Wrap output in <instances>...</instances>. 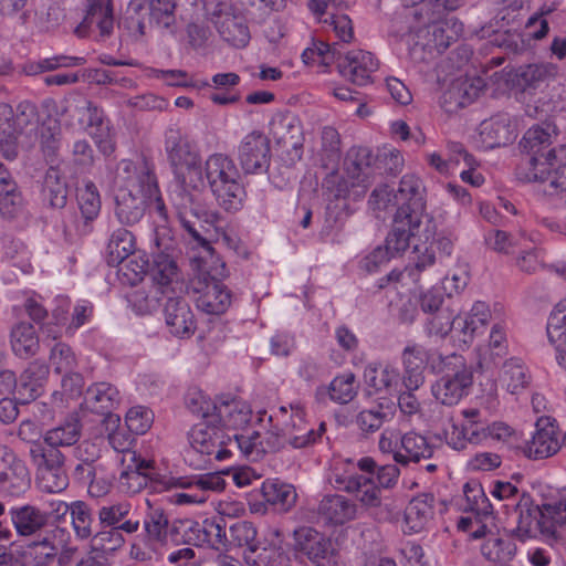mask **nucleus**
I'll list each match as a JSON object with an SVG mask.
<instances>
[{
    "label": "nucleus",
    "instance_id": "1",
    "mask_svg": "<svg viewBox=\"0 0 566 566\" xmlns=\"http://www.w3.org/2000/svg\"><path fill=\"white\" fill-rule=\"evenodd\" d=\"M145 212L154 217V223L157 228L154 240L159 251L153 253L151 260L146 262L144 275H148L151 282L165 294L170 286L178 281L179 270L176 261L168 253V247L165 245L164 249H160L161 243L158 238V229L161 228L166 230L165 226L168 221V212L158 187L157 178L147 163L144 161V213Z\"/></svg>",
    "mask_w": 566,
    "mask_h": 566
},
{
    "label": "nucleus",
    "instance_id": "2",
    "mask_svg": "<svg viewBox=\"0 0 566 566\" xmlns=\"http://www.w3.org/2000/svg\"><path fill=\"white\" fill-rule=\"evenodd\" d=\"M430 369L441 377L431 386V392L441 405L452 407L469 395L473 373L462 355L452 353L430 360Z\"/></svg>",
    "mask_w": 566,
    "mask_h": 566
},
{
    "label": "nucleus",
    "instance_id": "3",
    "mask_svg": "<svg viewBox=\"0 0 566 566\" xmlns=\"http://www.w3.org/2000/svg\"><path fill=\"white\" fill-rule=\"evenodd\" d=\"M206 177L222 209L234 212L242 208L245 191L240 171L231 158L223 154L211 155L206 161Z\"/></svg>",
    "mask_w": 566,
    "mask_h": 566
},
{
    "label": "nucleus",
    "instance_id": "4",
    "mask_svg": "<svg viewBox=\"0 0 566 566\" xmlns=\"http://www.w3.org/2000/svg\"><path fill=\"white\" fill-rule=\"evenodd\" d=\"M273 433L280 444V450L286 446L294 449L307 448L316 443L326 431L324 422L315 429L305 420V412L301 405H291L290 411L281 406L269 418Z\"/></svg>",
    "mask_w": 566,
    "mask_h": 566
},
{
    "label": "nucleus",
    "instance_id": "5",
    "mask_svg": "<svg viewBox=\"0 0 566 566\" xmlns=\"http://www.w3.org/2000/svg\"><path fill=\"white\" fill-rule=\"evenodd\" d=\"M159 441H149L150 453L144 454V489L160 493L171 488L196 489L208 497L209 492H220L226 488V481L218 473L203 474L192 481H184L168 474L167 470H160L155 465L156 450Z\"/></svg>",
    "mask_w": 566,
    "mask_h": 566
},
{
    "label": "nucleus",
    "instance_id": "6",
    "mask_svg": "<svg viewBox=\"0 0 566 566\" xmlns=\"http://www.w3.org/2000/svg\"><path fill=\"white\" fill-rule=\"evenodd\" d=\"M166 153L177 179L184 187L197 188L202 182L201 158L177 129L166 132Z\"/></svg>",
    "mask_w": 566,
    "mask_h": 566
},
{
    "label": "nucleus",
    "instance_id": "7",
    "mask_svg": "<svg viewBox=\"0 0 566 566\" xmlns=\"http://www.w3.org/2000/svg\"><path fill=\"white\" fill-rule=\"evenodd\" d=\"M172 541L193 546L207 545L213 549L228 546L227 523L222 516L206 518L202 522L184 520L171 525Z\"/></svg>",
    "mask_w": 566,
    "mask_h": 566
},
{
    "label": "nucleus",
    "instance_id": "8",
    "mask_svg": "<svg viewBox=\"0 0 566 566\" xmlns=\"http://www.w3.org/2000/svg\"><path fill=\"white\" fill-rule=\"evenodd\" d=\"M177 216L181 227L193 242L202 248L208 255L212 256L213 248L205 237L207 230L202 223L217 226L221 219L220 214L217 211L207 209L197 196L184 193L181 195L180 202L177 205Z\"/></svg>",
    "mask_w": 566,
    "mask_h": 566
},
{
    "label": "nucleus",
    "instance_id": "9",
    "mask_svg": "<svg viewBox=\"0 0 566 566\" xmlns=\"http://www.w3.org/2000/svg\"><path fill=\"white\" fill-rule=\"evenodd\" d=\"M77 202L80 216L70 212L63 219L64 241L69 244H74L82 237L90 234L93 230V221L99 214L101 198L93 181H86L77 190Z\"/></svg>",
    "mask_w": 566,
    "mask_h": 566
},
{
    "label": "nucleus",
    "instance_id": "10",
    "mask_svg": "<svg viewBox=\"0 0 566 566\" xmlns=\"http://www.w3.org/2000/svg\"><path fill=\"white\" fill-rule=\"evenodd\" d=\"M193 451L206 455L208 462L224 461L232 454L229 448V434L216 421H209L202 408V421L195 424L188 433Z\"/></svg>",
    "mask_w": 566,
    "mask_h": 566
},
{
    "label": "nucleus",
    "instance_id": "11",
    "mask_svg": "<svg viewBox=\"0 0 566 566\" xmlns=\"http://www.w3.org/2000/svg\"><path fill=\"white\" fill-rule=\"evenodd\" d=\"M462 423H455L451 419V428L444 431L448 446L462 451L470 444H482L486 441V423L482 420L481 411L476 408L461 410Z\"/></svg>",
    "mask_w": 566,
    "mask_h": 566
},
{
    "label": "nucleus",
    "instance_id": "12",
    "mask_svg": "<svg viewBox=\"0 0 566 566\" xmlns=\"http://www.w3.org/2000/svg\"><path fill=\"white\" fill-rule=\"evenodd\" d=\"M308 10L319 23L327 30H332L335 36L343 43H350L354 39V27L347 14L338 13L347 4L344 0H308Z\"/></svg>",
    "mask_w": 566,
    "mask_h": 566
},
{
    "label": "nucleus",
    "instance_id": "13",
    "mask_svg": "<svg viewBox=\"0 0 566 566\" xmlns=\"http://www.w3.org/2000/svg\"><path fill=\"white\" fill-rule=\"evenodd\" d=\"M238 160L245 174H264L271 161L270 139L260 130L247 134L238 146Z\"/></svg>",
    "mask_w": 566,
    "mask_h": 566
},
{
    "label": "nucleus",
    "instance_id": "14",
    "mask_svg": "<svg viewBox=\"0 0 566 566\" xmlns=\"http://www.w3.org/2000/svg\"><path fill=\"white\" fill-rule=\"evenodd\" d=\"M295 552L305 555L316 566H336L332 541L312 527L294 531Z\"/></svg>",
    "mask_w": 566,
    "mask_h": 566
},
{
    "label": "nucleus",
    "instance_id": "15",
    "mask_svg": "<svg viewBox=\"0 0 566 566\" xmlns=\"http://www.w3.org/2000/svg\"><path fill=\"white\" fill-rule=\"evenodd\" d=\"M205 416L224 429L239 430L245 428L252 419L251 407L240 399H218L207 405Z\"/></svg>",
    "mask_w": 566,
    "mask_h": 566
},
{
    "label": "nucleus",
    "instance_id": "16",
    "mask_svg": "<svg viewBox=\"0 0 566 566\" xmlns=\"http://www.w3.org/2000/svg\"><path fill=\"white\" fill-rule=\"evenodd\" d=\"M149 513L144 521V559L153 556H161L167 544L168 535L172 537L169 520L160 506H155L149 500L146 501Z\"/></svg>",
    "mask_w": 566,
    "mask_h": 566
},
{
    "label": "nucleus",
    "instance_id": "17",
    "mask_svg": "<svg viewBox=\"0 0 566 566\" xmlns=\"http://www.w3.org/2000/svg\"><path fill=\"white\" fill-rule=\"evenodd\" d=\"M422 217H418L408 212L406 209H398L391 231L386 238V247L395 256L396 254L405 251L411 242L413 244L417 238L422 240L421 230Z\"/></svg>",
    "mask_w": 566,
    "mask_h": 566
},
{
    "label": "nucleus",
    "instance_id": "18",
    "mask_svg": "<svg viewBox=\"0 0 566 566\" xmlns=\"http://www.w3.org/2000/svg\"><path fill=\"white\" fill-rule=\"evenodd\" d=\"M419 23L417 28L418 33H422L427 29V34L431 38L427 41L426 45L436 49L438 52L447 50L452 41L463 32V24L455 19H444L443 17L424 15V18H415Z\"/></svg>",
    "mask_w": 566,
    "mask_h": 566
},
{
    "label": "nucleus",
    "instance_id": "19",
    "mask_svg": "<svg viewBox=\"0 0 566 566\" xmlns=\"http://www.w3.org/2000/svg\"><path fill=\"white\" fill-rule=\"evenodd\" d=\"M119 402L118 390L108 382H97L90 386L85 394L83 405L94 413L104 416L103 424L108 423L112 428L116 427L120 418L112 412Z\"/></svg>",
    "mask_w": 566,
    "mask_h": 566
},
{
    "label": "nucleus",
    "instance_id": "20",
    "mask_svg": "<svg viewBox=\"0 0 566 566\" xmlns=\"http://www.w3.org/2000/svg\"><path fill=\"white\" fill-rule=\"evenodd\" d=\"M375 161L373 151L367 147H353L348 150L345 159L346 175L353 188H360L354 191L355 196L360 197L366 192L375 174Z\"/></svg>",
    "mask_w": 566,
    "mask_h": 566
},
{
    "label": "nucleus",
    "instance_id": "21",
    "mask_svg": "<svg viewBox=\"0 0 566 566\" xmlns=\"http://www.w3.org/2000/svg\"><path fill=\"white\" fill-rule=\"evenodd\" d=\"M357 468L361 471L354 480L347 493L353 494L361 506L367 509L381 505V491L376 485L374 473L376 461L370 457L358 460Z\"/></svg>",
    "mask_w": 566,
    "mask_h": 566
},
{
    "label": "nucleus",
    "instance_id": "22",
    "mask_svg": "<svg viewBox=\"0 0 566 566\" xmlns=\"http://www.w3.org/2000/svg\"><path fill=\"white\" fill-rule=\"evenodd\" d=\"M357 468L361 471L354 480L347 493L353 494L361 506L367 509L381 505V491L376 485L374 473L376 461L370 457L358 460Z\"/></svg>",
    "mask_w": 566,
    "mask_h": 566
},
{
    "label": "nucleus",
    "instance_id": "23",
    "mask_svg": "<svg viewBox=\"0 0 566 566\" xmlns=\"http://www.w3.org/2000/svg\"><path fill=\"white\" fill-rule=\"evenodd\" d=\"M270 133L277 145L291 147L301 158L303 148V128L301 120L290 112H279L270 122Z\"/></svg>",
    "mask_w": 566,
    "mask_h": 566
},
{
    "label": "nucleus",
    "instance_id": "24",
    "mask_svg": "<svg viewBox=\"0 0 566 566\" xmlns=\"http://www.w3.org/2000/svg\"><path fill=\"white\" fill-rule=\"evenodd\" d=\"M438 355L430 354L422 345L411 344L403 348L401 359L403 364L402 384L408 390H417L424 382L426 365Z\"/></svg>",
    "mask_w": 566,
    "mask_h": 566
},
{
    "label": "nucleus",
    "instance_id": "25",
    "mask_svg": "<svg viewBox=\"0 0 566 566\" xmlns=\"http://www.w3.org/2000/svg\"><path fill=\"white\" fill-rule=\"evenodd\" d=\"M229 448H237L244 457L258 461L268 452L280 450V444L271 428L264 437L258 431L229 434Z\"/></svg>",
    "mask_w": 566,
    "mask_h": 566
},
{
    "label": "nucleus",
    "instance_id": "26",
    "mask_svg": "<svg viewBox=\"0 0 566 566\" xmlns=\"http://www.w3.org/2000/svg\"><path fill=\"white\" fill-rule=\"evenodd\" d=\"M378 65L373 53L353 50L338 62V70L342 76L352 83L364 86L371 81V74L378 69Z\"/></svg>",
    "mask_w": 566,
    "mask_h": 566
},
{
    "label": "nucleus",
    "instance_id": "27",
    "mask_svg": "<svg viewBox=\"0 0 566 566\" xmlns=\"http://www.w3.org/2000/svg\"><path fill=\"white\" fill-rule=\"evenodd\" d=\"M198 285L193 287L199 294L196 297L198 310L211 315H221L227 312L231 305L232 295L223 283L211 279L206 282L199 281Z\"/></svg>",
    "mask_w": 566,
    "mask_h": 566
},
{
    "label": "nucleus",
    "instance_id": "28",
    "mask_svg": "<svg viewBox=\"0 0 566 566\" xmlns=\"http://www.w3.org/2000/svg\"><path fill=\"white\" fill-rule=\"evenodd\" d=\"M114 28V15L111 0H88L87 11L76 27L75 33L80 38H85L97 29L99 35L109 36Z\"/></svg>",
    "mask_w": 566,
    "mask_h": 566
},
{
    "label": "nucleus",
    "instance_id": "29",
    "mask_svg": "<svg viewBox=\"0 0 566 566\" xmlns=\"http://www.w3.org/2000/svg\"><path fill=\"white\" fill-rule=\"evenodd\" d=\"M164 316L169 332L177 337H190L196 331L195 315L184 297H168Z\"/></svg>",
    "mask_w": 566,
    "mask_h": 566
},
{
    "label": "nucleus",
    "instance_id": "30",
    "mask_svg": "<svg viewBox=\"0 0 566 566\" xmlns=\"http://www.w3.org/2000/svg\"><path fill=\"white\" fill-rule=\"evenodd\" d=\"M562 448L558 438V428L548 418H541L536 422V430L526 446V454L532 459H546Z\"/></svg>",
    "mask_w": 566,
    "mask_h": 566
},
{
    "label": "nucleus",
    "instance_id": "31",
    "mask_svg": "<svg viewBox=\"0 0 566 566\" xmlns=\"http://www.w3.org/2000/svg\"><path fill=\"white\" fill-rule=\"evenodd\" d=\"M317 513L326 524L342 526L358 517V505L344 495L329 494L321 500Z\"/></svg>",
    "mask_w": 566,
    "mask_h": 566
},
{
    "label": "nucleus",
    "instance_id": "32",
    "mask_svg": "<svg viewBox=\"0 0 566 566\" xmlns=\"http://www.w3.org/2000/svg\"><path fill=\"white\" fill-rule=\"evenodd\" d=\"M49 377V366L41 360L31 361L17 379V399L29 403L39 398Z\"/></svg>",
    "mask_w": 566,
    "mask_h": 566
},
{
    "label": "nucleus",
    "instance_id": "33",
    "mask_svg": "<svg viewBox=\"0 0 566 566\" xmlns=\"http://www.w3.org/2000/svg\"><path fill=\"white\" fill-rule=\"evenodd\" d=\"M480 136L486 148L505 146L516 137V128L510 116L499 114L480 125Z\"/></svg>",
    "mask_w": 566,
    "mask_h": 566
},
{
    "label": "nucleus",
    "instance_id": "34",
    "mask_svg": "<svg viewBox=\"0 0 566 566\" xmlns=\"http://www.w3.org/2000/svg\"><path fill=\"white\" fill-rule=\"evenodd\" d=\"M70 538L71 536L66 528L59 526L46 528L45 526L38 534L32 535L27 545L34 551L36 556L52 559L65 547Z\"/></svg>",
    "mask_w": 566,
    "mask_h": 566
},
{
    "label": "nucleus",
    "instance_id": "35",
    "mask_svg": "<svg viewBox=\"0 0 566 566\" xmlns=\"http://www.w3.org/2000/svg\"><path fill=\"white\" fill-rule=\"evenodd\" d=\"M401 450L395 452V461L401 465L410 462L419 463L422 460H430L434 454V446L428 439L413 431L407 432L400 438Z\"/></svg>",
    "mask_w": 566,
    "mask_h": 566
},
{
    "label": "nucleus",
    "instance_id": "36",
    "mask_svg": "<svg viewBox=\"0 0 566 566\" xmlns=\"http://www.w3.org/2000/svg\"><path fill=\"white\" fill-rule=\"evenodd\" d=\"M10 516L20 536L31 537L48 525V514L33 505L15 506L10 510Z\"/></svg>",
    "mask_w": 566,
    "mask_h": 566
},
{
    "label": "nucleus",
    "instance_id": "37",
    "mask_svg": "<svg viewBox=\"0 0 566 566\" xmlns=\"http://www.w3.org/2000/svg\"><path fill=\"white\" fill-rule=\"evenodd\" d=\"M424 192L422 180L415 174H406L402 176L397 191L398 199L406 202L398 209H406L412 214L422 217L426 207Z\"/></svg>",
    "mask_w": 566,
    "mask_h": 566
},
{
    "label": "nucleus",
    "instance_id": "38",
    "mask_svg": "<svg viewBox=\"0 0 566 566\" xmlns=\"http://www.w3.org/2000/svg\"><path fill=\"white\" fill-rule=\"evenodd\" d=\"M23 207L21 191L8 168L0 163V213L7 219L15 218Z\"/></svg>",
    "mask_w": 566,
    "mask_h": 566
},
{
    "label": "nucleus",
    "instance_id": "39",
    "mask_svg": "<svg viewBox=\"0 0 566 566\" xmlns=\"http://www.w3.org/2000/svg\"><path fill=\"white\" fill-rule=\"evenodd\" d=\"M214 23L220 36L230 45L242 49L249 44L251 34L243 17L226 13Z\"/></svg>",
    "mask_w": 566,
    "mask_h": 566
},
{
    "label": "nucleus",
    "instance_id": "40",
    "mask_svg": "<svg viewBox=\"0 0 566 566\" xmlns=\"http://www.w3.org/2000/svg\"><path fill=\"white\" fill-rule=\"evenodd\" d=\"M500 381L510 394L520 395L530 387L532 375L522 359L510 358L502 366Z\"/></svg>",
    "mask_w": 566,
    "mask_h": 566
},
{
    "label": "nucleus",
    "instance_id": "41",
    "mask_svg": "<svg viewBox=\"0 0 566 566\" xmlns=\"http://www.w3.org/2000/svg\"><path fill=\"white\" fill-rule=\"evenodd\" d=\"M10 344L13 354L22 359L35 356L41 347L34 326L27 322H20L13 326L10 334Z\"/></svg>",
    "mask_w": 566,
    "mask_h": 566
},
{
    "label": "nucleus",
    "instance_id": "42",
    "mask_svg": "<svg viewBox=\"0 0 566 566\" xmlns=\"http://www.w3.org/2000/svg\"><path fill=\"white\" fill-rule=\"evenodd\" d=\"M516 515L515 533L522 541L532 537L534 532L539 528L542 520V506L533 503L532 496H523L520 503L511 510Z\"/></svg>",
    "mask_w": 566,
    "mask_h": 566
},
{
    "label": "nucleus",
    "instance_id": "43",
    "mask_svg": "<svg viewBox=\"0 0 566 566\" xmlns=\"http://www.w3.org/2000/svg\"><path fill=\"white\" fill-rule=\"evenodd\" d=\"M547 336L558 353V364L566 369V298L552 312L547 324Z\"/></svg>",
    "mask_w": 566,
    "mask_h": 566
},
{
    "label": "nucleus",
    "instance_id": "44",
    "mask_svg": "<svg viewBox=\"0 0 566 566\" xmlns=\"http://www.w3.org/2000/svg\"><path fill=\"white\" fill-rule=\"evenodd\" d=\"M82 436V423L77 415L67 416L56 427L43 434L44 443L56 448L71 447L77 443Z\"/></svg>",
    "mask_w": 566,
    "mask_h": 566
},
{
    "label": "nucleus",
    "instance_id": "45",
    "mask_svg": "<svg viewBox=\"0 0 566 566\" xmlns=\"http://www.w3.org/2000/svg\"><path fill=\"white\" fill-rule=\"evenodd\" d=\"M142 185L135 192L129 188H120L116 193V216L122 223L133 226L142 220Z\"/></svg>",
    "mask_w": 566,
    "mask_h": 566
},
{
    "label": "nucleus",
    "instance_id": "46",
    "mask_svg": "<svg viewBox=\"0 0 566 566\" xmlns=\"http://www.w3.org/2000/svg\"><path fill=\"white\" fill-rule=\"evenodd\" d=\"M123 471L118 478L119 490L128 495L142 491V455L138 452H128L122 457Z\"/></svg>",
    "mask_w": 566,
    "mask_h": 566
},
{
    "label": "nucleus",
    "instance_id": "47",
    "mask_svg": "<svg viewBox=\"0 0 566 566\" xmlns=\"http://www.w3.org/2000/svg\"><path fill=\"white\" fill-rule=\"evenodd\" d=\"M42 201L51 208L62 209L67 201V186L60 170L51 166L42 185Z\"/></svg>",
    "mask_w": 566,
    "mask_h": 566
},
{
    "label": "nucleus",
    "instance_id": "48",
    "mask_svg": "<svg viewBox=\"0 0 566 566\" xmlns=\"http://www.w3.org/2000/svg\"><path fill=\"white\" fill-rule=\"evenodd\" d=\"M557 75V66L553 63H535L518 67L516 82L524 91L536 90Z\"/></svg>",
    "mask_w": 566,
    "mask_h": 566
},
{
    "label": "nucleus",
    "instance_id": "49",
    "mask_svg": "<svg viewBox=\"0 0 566 566\" xmlns=\"http://www.w3.org/2000/svg\"><path fill=\"white\" fill-rule=\"evenodd\" d=\"M74 112L85 128L95 129V132L91 133L92 135L103 136L108 132L109 122L106 118L104 111L94 102L85 97H81L74 105Z\"/></svg>",
    "mask_w": 566,
    "mask_h": 566
},
{
    "label": "nucleus",
    "instance_id": "50",
    "mask_svg": "<svg viewBox=\"0 0 566 566\" xmlns=\"http://www.w3.org/2000/svg\"><path fill=\"white\" fill-rule=\"evenodd\" d=\"M480 552L482 556L493 564H505L513 559L516 545L509 538H503L494 533L483 539Z\"/></svg>",
    "mask_w": 566,
    "mask_h": 566
},
{
    "label": "nucleus",
    "instance_id": "51",
    "mask_svg": "<svg viewBox=\"0 0 566 566\" xmlns=\"http://www.w3.org/2000/svg\"><path fill=\"white\" fill-rule=\"evenodd\" d=\"M364 379L367 386L373 388L376 392L386 391L390 394L397 389L400 375L399 371L390 365H369L364 370Z\"/></svg>",
    "mask_w": 566,
    "mask_h": 566
},
{
    "label": "nucleus",
    "instance_id": "52",
    "mask_svg": "<svg viewBox=\"0 0 566 566\" xmlns=\"http://www.w3.org/2000/svg\"><path fill=\"white\" fill-rule=\"evenodd\" d=\"M0 483L4 491L13 496L23 494L31 484L30 472L21 460H14L0 473Z\"/></svg>",
    "mask_w": 566,
    "mask_h": 566
},
{
    "label": "nucleus",
    "instance_id": "53",
    "mask_svg": "<svg viewBox=\"0 0 566 566\" xmlns=\"http://www.w3.org/2000/svg\"><path fill=\"white\" fill-rule=\"evenodd\" d=\"M265 501L280 512H289L296 503L297 494L293 485L280 481H266L262 485Z\"/></svg>",
    "mask_w": 566,
    "mask_h": 566
},
{
    "label": "nucleus",
    "instance_id": "54",
    "mask_svg": "<svg viewBox=\"0 0 566 566\" xmlns=\"http://www.w3.org/2000/svg\"><path fill=\"white\" fill-rule=\"evenodd\" d=\"M244 560L249 566H291L286 552L274 543L245 551Z\"/></svg>",
    "mask_w": 566,
    "mask_h": 566
},
{
    "label": "nucleus",
    "instance_id": "55",
    "mask_svg": "<svg viewBox=\"0 0 566 566\" xmlns=\"http://www.w3.org/2000/svg\"><path fill=\"white\" fill-rule=\"evenodd\" d=\"M490 317V308L484 302H475L468 315L457 316L455 323L463 334V342H471L474 335L486 326Z\"/></svg>",
    "mask_w": 566,
    "mask_h": 566
},
{
    "label": "nucleus",
    "instance_id": "56",
    "mask_svg": "<svg viewBox=\"0 0 566 566\" xmlns=\"http://www.w3.org/2000/svg\"><path fill=\"white\" fill-rule=\"evenodd\" d=\"M135 235L127 229L119 228L115 230L107 243V263L115 265V263H122L124 260L129 259L135 249Z\"/></svg>",
    "mask_w": 566,
    "mask_h": 566
},
{
    "label": "nucleus",
    "instance_id": "57",
    "mask_svg": "<svg viewBox=\"0 0 566 566\" xmlns=\"http://www.w3.org/2000/svg\"><path fill=\"white\" fill-rule=\"evenodd\" d=\"M91 538V552L90 555L105 559L108 562L109 556H113L124 545V537L118 528H108L92 534Z\"/></svg>",
    "mask_w": 566,
    "mask_h": 566
},
{
    "label": "nucleus",
    "instance_id": "58",
    "mask_svg": "<svg viewBox=\"0 0 566 566\" xmlns=\"http://www.w3.org/2000/svg\"><path fill=\"white\" fill-rule=\"evenodd\" d=\"M29 454L32 463L36 467L38 473L46 470H55L64 467L65 455L62 451L54 447L44 443L33 444L29 449Z\"/></svg>",
    "mask_w": 566,
    "mask_h": 566
},
{
    "label": "nucleus",
    "instance_id": "59",
    "mask_svg": "<svg viewBox=\"0 0 566 566\" xmlns=\"http://www.w3.org/2000/svg\"><path fill=\"white\" fill-rule=\"evenodd\" d=\"M557 528L566 530V494L563 499L542 505V533L554 535Z\"/></svg>",
    "mask_w": 566,
    "mask_h": 566
},
{
    "label": "nucleus",
    "instance_id": "60",
    "mask_svg": "<svg viewBox=\"0 0 566 566\" xmlns=\"http://www.w3.org/2000/svg\"><path fill=\"white\" fill-rule=\"evenodd\" d=\"M547 159L554 163V175L549 184L545 185L544 192L553 196L566 190V144L549 149Z\"/></svg>",
    "mask_w": 566,
    "mask_h": 566
},
{
    "label": "nucleus",
    "instance_id": "61",
    "mask_svg": "<svg viewBox=\"0 0 566 566\" xmlns=\"http://www.w3.org/2000/svg\"><path fill=\"white\" fill-rule=\"evenodd\" d=\"M85 63L81 56L55 55L42 59L38 62H27L22 65V73L28 76L38 75L43 72L54 71L59 67L78 66Z\"/></svg>",
    "mask_w": 566,
    "mask_h": 566
},
{
    "label": "nucleus",
    "instance_id": "62",
    "mask_svg": "<svg viewBox=\"0 0 566 566\" xmlns=\"http://www.w3.org/2000/svg\"><path fill=\"white\" fill-rule=\"evenodd\" d=\"M176 6L175 0H149V23L172 34Z\"/></svg>",
    "mask_w": 566,
    "mask_h": 566
},
{
    "label": "nucleus",
    "instance_id": "63",
    "mask_svg": "<svg viewBox=\"0 0 566 566\" xmlns=\"http://www.w3.org/2000/svg\"><path fill=\"white\" fill-rule=\"evenodd\" d=\"M551 132L539 125H535L526 130L522 140L520 142L521 149L527 156H541L545 154L544 150L551 146Z\"/></svg>",
    "mask_w": 566,
    "mask_h": 566
},
{
    "label": "nucleus",
    "instance_id": "64",
    "mask_svg": "<svg viewBox=\"0 0 566 566\" xmlns=\"http://www.w3.org/2000/svg\"><path fill=\"white\" fill-rule=\"evenodd\" d=\"M434 496L423 493L413 497L406 511L408 522H415L413 527L421 528L433 516Z\"/></svg>",
    "mask_w": 566,
    "mask_h": 566
}]
</instances>
